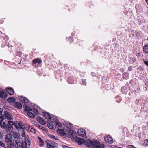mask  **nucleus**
Instances as JSON below:
<instances>
[{
	"label": "nucleus",
	"mask_w": 148,
	"mask_h": 148,
	"mask_svg": "<svg viewBox=\"0 0 148 148\" xmlns=\"http://www.w3.org/2000/svg\"><path fill=\"white\" fill-rule=\"evenodd\" d=\"M104 139L106 142L108 143L109 144H111L113 142V139L110 136H106Z\"/></svg>",
	"instance_id": "obj_6"
},
{
	"label": "nucleus",
	"mask_w": 148,
	"mask_h": 148,
	"mask_svg": "<svg viewBox=\"0 0 148 148\" xmlns=\"http://www.w3.org/2000/svg\"><path fill=\"white\" fill-rule=\"evenodd\" d=\"M37 120L39 123L43 125H45L46 124V122L44 119L41 117L38 116L37 117Z\"/></svg>",
	"instance_id": "obj_15"
},
{
	"label": "nucleus",
	"mask_w": 148,
	"mask_h": 148,
	"mask_svg": "<svg viewBox=\"0 0 148 148\" xmlns=\"http://www.w3.org/2000/svg\"><path fill=\"white\" fill-rule=\"evenodd\" d=\"M86 144L87 145V147L92 148H104V145L103 144H101L99 142L95 140H91L88 139Z\"/></svg>",
	"instance_id": "obj_3"
},
{
	"label": "nucleus",
	"mask_w": 148,
	"mask_h": 148,
	"mask_svg": "<svg viewBox=\"0 0 148 148\" xmlns=\"http://www.w3.org/2000/svg\"><path fill=\"white\" fill-rule=\"evenodd\" d=\"M34 123H33V124H34V125L37 126V127H39V126H40V125L38 124L37 122H34Z\"/></svg>",
	"instance_id": "obj_40"
},
{
	"label": "nucleus",
	"mask_w": 148,
	"mask_h": 148,
	"mask_svg": "<svg viewBox=\"0 0 148 148\" xmlns=\"http://www.w3.org/2000/svg\"><path fill=\"white\" fill-rule=\"evenodd\" d=\"M56 125L57 127H60L62 126V124L60 123L57 122L56 123Z\"/></svg>",
	"instance_id": "obj_38"
},
{
	"label": "nucleus",
	"mask_w": 148,
	"mask_h": 148,
	"mask_svg": "<svg viewBox=\"0 0 148 148\" xmlns=\"http://www.w3.org/2000/svg\"><path fill=\"white\" fill-rule=\"evenodd\" d=\"M143 62L144 64H145L146 65L148 66V61L145 60Z\"/></svg>",
	"instance_id": "obj_44"
},
{
	"label": "nucleus",
	"mask_w": 148,
	"mask_h": 148,
	"mask_svg": "<svg viewBox=\"0 0 148 148\" xmlns=\"http://www.w3.org/2000/svg\"><path fill=\"white\" fill-rule=\"evenodd\" d=\"M127 148H136L134 146L132 145H128L127 146Z\"/></svg>",
	"instance_id": "obj_42"
},
{
	"label": "nucleus",
	"mask_w": 148,
	"mask_h": 148,
	"mask_svg": "<svg viewBox=\"0 0 148 148\" xmlns=\"http://www.w3.org/2000/svg\"><path fill=\"white\" fill-rule=\"evenodd\" d=\"M47 125L48 126V127L49 128L51 129H52L53 128V125L52 123H51V125H50V123L48 122L47 123Z\"/></svg>",
	"instance_id": "obj_33"
},
{
	"label": "nucleus",
	"mask_w": 148,
	"mask_h": 148,
	"mask_svg": "<svg viewBox=\"0 0 148 148\" xmlns=\"http://www.w3.org/2000/svg\"><path fill=\"white\" fill-rule=\"evenodd\" d=\"M127 88L125 86H123L121 88V91L123 94H126L127 93Z\"/></svg>",
	"instance_id": "obj_19"
},
{
	"label": "nucleus",
	"mask_w": 148,
	"mask_h": 148,
	"mask_svg": "<svg viewBox=\"0 0 148 148\" xmlns=\"http://www.w3.org/2000/svg\"><path fill=\"white\" fill-rule=\"evenodd\" d=\"M51 119H50L51 120V121H49L50 122H51V121L52 122H53L54 121L56 122L58 121V119L56 117V116L53 115L51 114Z\"/></svg>",
	"instance_id": "obj_20"
},
{
	"label": "nucleus",
	"mask_w": 148,
	"mask_h": 148,
	"mask_svg": "<svg viewBox=\"0 0 148 148\" xmlns=\"http://www.w3.org/2000/svg\"><path fill=\"white\" fill-rule=\"evenodd\" d=\"M24 132V131H23V135H22V136H23V137H25V133Z\"/></svg>",
	"instance_id": "obj_50"
},
{
	"label": "nucleus",
	"mask_w": 148,
	"mask_h": 148,
	"mask_svg": "<svg viewBox=\"0 0 148 148\" xmlns=\"http://www.w3.org/2000/svg\"><path fill=\"white\" fill-rule=\"evenodd\" d=\"M27 114L30 117L33 119L35 118L36 116L35 115L31 112H28L27 113Z\"/></svg>",
	"instance_id": "obj_30"
},
{
	"label": "nucleus",
	"mask_w": 148,
	"mask_h": 148,
	"mask_svg": "<svg viewBox=\"0 0 148 148\" xmlns=\"http://www.w3.org/2000/svg\"><path fill=\"white\" fill-rule=\"evenodd\" d=\"M42 60L41 59L39 58H37L34 60H33V63L34 64H36L37 63L39 64H40L42 63Z\"/></svg>",
	"instance_id": "obj_25"
},
{
	"label": "nucleus",
	"mask_w": 148,
	"mask_h": 148,
	"mask_svg": "<svg viewBox=\"0 0 148 148\" xmlns=\"http://www.w3.org/2000/svg\"><path fill=\"white\" fill-rule=\"evenodd\" d=\"M47 145L46 148H55L58 146V144L51 140H47L46 141Z\"/></svg>",
	"instance_id": "obj_4"
},
{
	"label": "nucleus",
	"mask_w": 148,
	"mask_h": 148,
	"mask_svg": "<svg viewBox=\"0 0 148 148\" xmlns=\"http://www.w3.org/2000/svg\"><path fill=\"white\" fill-rule=\"evenodd\" d=\"M145 84V85L147 86V88H148V81L146 82Z\"/></svg>",
	"instance_id": "obj_49"
},
{
	"label": "nucleus",
	"mask_w": 148,
	"mask_h": 148,
	"mask_svg": "<svg viewBox=\"0 0 148 148\" xmlns=\"http://www.w3.org/2000/svg\"><path fill=\"white\" fill-rule=\"evenodd\" d=\"M43 115L44 116L46 119H51V115L48 112H43Z\"/></svg>",
	"instance_id": "obj_16"
},
{
	"label": "nucleus",
	"mask_w": 148,
	"mask_h": 148,
	"mask_svg": "<svg viewBox=\"0 0 148 148\" xmlns=\"http://www.w3.org/2000/svg\"><path fill=\"white\" fill-rule=\"evenodd\" d=\"M68 83L70 84H72L74 82V79L73 77H69L67 79Z\"/></svg>",
	"instance_id": "obj_24"
},
{
	"label": "nucleus",
	"mask_w": 148,
	"mask_h": 148,
	"mask_svg": "<svg viewBox=\"0 0 148 148\" xmlns=\"http://www.w3.org/2000/svg\"><path fill=\"white\" fill-rule=\"evenodd\" d=\"M87 140H85L83 138H79L78 139L77 143L79 145H81L83 144H84L87 147V144H86Z\"/></svg>",
	"instance_id": "obj_11"
},
{
	"label": "nucleus",
	"mask_w": 148,
	"mask_h": 148,
	"mask_svg": "<svg viewBox=\"0 0 148 148\" xmlns=\"http://www.w3.org/2000/svg\"><path fill=\"white\" fill-rule=\"evenodd\" d=\"M39 141L40 145H43L44 143V141L42 140V139H41V140Z\"/></svg>",
	"instance_id": "obj_37"
},
{
	"label": "nucleus",
	"mask_w": 148,
	"mask_h": 148,
	"mask_svg": "<svg viewBox=\"0 0 148 148\" xmlns=\"http://www.w3.org/2000/svg\"><path fill=\"white\" fill-rule=\"evenodd\" d=\"M76 132L73 130H70L68 132V137H71L73 140L76 141L77 140V137L75 135Z\"/></svg>",
	"instance_id": "obj_5"
},
{
	"label": "nucleus",
	"mask_w": 148,
	"mask_h": 148,
	"mask_svg": "<svg viewBox=\"0 0 148 148\" xmlns=\"http://www.w3.org/2000/svg\"><path fill=\"white\" fill-rule=\"evenodd\" d=\"M33 111L36 114H37L38 112V110L35 109H33Z\"/></svg>",
	"instance_id": "obj_39"
},
{
	"label": "nucleus",
	"mask_w": 148,
	"mask_h": 148,
	"mask_svg": "<svg viewBox=\"0 0 148 148\" xmlns=\"http://www.w3.org/2000/svg\"><path fill=\"white\" fill-rule=\"evenodd\" d=\"M66 127L69 129H71L73 127V125L69 122H67L65 124Z\"/></svg>",
	"instance_id": "obj_27"
},
{
	"label": "nucleus",
	"mask_w": 148,
	"mask_h": 148,
	"mask_svg": "<svg viewBox=\"0 0 148 148\" xmlns=\"http://www.w3.org/2000/svg\"><path fill=\"white\" fill-rule=\"evenodd\" d=\"M21 100L23 102L25 103H27L29 102L28 100L25 97H22Z\"/></svg>",
	"instance_id": "obj_21"
},
{
	"label": "nucleus",
	"mask_w": 148,
	"mask_h": 148,
	"mask_svg": "<svg viewBox=\"0 0 148 148\" xmlns=\"http://www.w3.org/2000/svg\"><path fill=\"white\" fill-rule=\"evenodd\" d=\"M77 133L79 136L82 137L85 136L86 134V131L83 129H79L78 130Z\"/></svg>",
	"instance_id": "obj_10"
},
{
	"label": "nucleus",
	"mask_w": 148,
	"mask_h": 148,
	"mask_svg": "<svg viewBox=\"0 0 148 148\" xmlns=\"http://www.w3.org/2000/svg\"><path fill=\"white\" fill-rule=\"evenodd\" d=\"M135 34L136 36V38L137 39H139V38L140 36V32H135Z\"/></svg>",
	"instance_id": "obj_32"
},
{
	"label": "nucleus",
	"mask_w": 148,
	"mask_h": 148,
	"mask_svg": "<svg viewBox=\"0 0 148 148\" xmlns=\"http://www.w3.org/2000/svg\"><path fill=\"white\" fill-rule=\"evenodd\" d=\"M129 85V84L128 83H127L125 84V86L126 87H128V86Z\"/></svg>",
	"instance_id": "obj_51"
},
{
	"label": "nucleus",
	"mask_w": 148,
	"mask_h": 148,
	"mask_svg": "<svg viewBox=\"0 0 148 148\" xmlns=\"http://www.w3.org/2000/svg\"><path fill=\"white\" fill-rule=\"evenodd\" d=\"M28 130L30 132L35 133V129L32 126L28 127Z\"/></svg>",
	"instance_id": "obj_31"
},
{
	"label": "nucleus",
	"mask_w": 148,
	"mask_h": 148,
	"mask_svg": "<svg viewBox=\"0 0 148 148\" xmlns=\"http://www.w3.org/2000/svg\"><path fill=\"white\" fill-rule=\"evenodd\" d=\"M39 127L40 128V129L42 130H43L45 131H47V130L46 129L45 127H44L40 125Z\"/></svg>",
	"instance_id": "obj_36"
},
{
	"label": "nucleus",
	"mask_w": 148,
	"mask_h": 148,
	"mask_svg": "<svg viewBox=\"0 0 148 148\" xmlns=\"http://www.w3.org/2000/svg\"><path fill=\"white\" fill-rule=\"evenodd\" d=\"M57 132L59 135L61 136H66V133L63 129H58L57 130Z\"/></svg>",
	"instance_id": "obj_13"
},
{
	"label": "nucleus",
	"mask_w": 148,
	"mask_h": 148,
	"mask_svg": "<svg viewBox=\"0 0 148 148\" xmlns=\"http://www.w3.org/2000/svg\"><path fill=\"white\" fill-rule=\"evenodd\" d=\"M120 70L121 71H123V68H121V69H120Z\"/></svg>",
	"instance_id": "obj_53"
},
{
	"label": "nucleus",
	"mask_w": 148,
	"mask_h": 148,
	"mask_svg": "<svg viewBox=\"0 0 148 148\" xmlns=\"http://www.w3.org/2000/svg\"><path fill=\"white\" fill-rule=\"evenodd\" d=\"M145 143H146V145H148V140L146 139L145 141Z\"/></svg>",
	"instance_id": "obj_47"
},
{
	"label": "nucleus",
	"mask_w": 148,
	"mask_h": 148,
	"mask_svg": "<svg viewBox=\"0 0 148 148\" xmlns=\"http://www.w3.org/2000/svg\"><path fill=\"white\" fill-rule=\"evenodd\" d=\"M3 110L1 108V127L5 129L8 133L11 134L13 132V126L14 125L13 121H8V124H6L4 120V117L1 114Z\"/></svg>",
	"instance_id": "obj_2"
},
{
	"label": "nucleus",
	"mask_w": 148,
	"mask_h": 148,
	"mask_svg": "<svg viewBox=\"0 0 148 148\" xmlns=\"http://www.w3.org/2000/svg\"><path fill=\"white\" fill-rule=\"evenodd\" d=\"M32 110V108L27 106H26L25 108L24 112H25L31 111Z\"/></svg>",
	"instance_id": "obj_29"
},
{
	"label": "nucleus",
	"mask_w": 148,
	"mask_h": 148,
	"mask_svg": "<svg viewBox=\"0 0 148 148\" xmlns=\"http://www.w3.org/2000/svg\"><path fill=\"white\" fill-rule=\"evenodd\" d=\"M38 139H39V140H41V139H42L40 137H38Z\"/></svg>",
	"instance_id": "obj_54"
},
{
	"label": "nucleus",
	"mask_w": 148,
	"mask_h": 148,
	"mask_svg": "<svg viewBox=\"0 0 148 148\" xmlns=\"http://www.w3.org/2000/svg\"><path fill=\"white\" fill-rule=\"evenodd\" d=\"M1 146H2L3 147H5V145L2 142H1Z\"/></svg>",
	"instance_id": "obj_43"
},
{
	"label": "nucleus",
	"mask_w": 148,
	"mask_h": 148,
	"mask_svg": "<svg viewBox=\"0 0 148 148\" xmlns=\"http://www.w3.org/2000/svg\"><path fill=\"white\" fill-rule=\"evenodd\" d=\"M7 100L8 102H9L10 103H14L15 102V98L12 97H9L7 99Z\"/></svg>",
	"instance_id": "obj_26"
},
{
	"label": "nucleus",
	"mask_w": 148,
	"mask_h": 148,
	"mask_svg": "<svg viewBox=\"0 0 148 148\" xmlns=\"http://www.w3.org/2000/svg\"><path fill=\"white\" fill-rule=\"evenodd\" d=\"M48 136L50 138H53L54 139L57 140H58V138L56 137L55 136L53 135H48Z\"/></svg>",
	"instance_id": "obj_35"
},
{
	"label": "nucleus",
	"mask_w": 148,
	"mask_h": 148,
	"mask_svg": "<svg viewBox=\"0 0 148 148\" xmlns=\"http://www.w3.org/2000/svg\"><path fill=\"white\" fill-rule=\"evenodd\" d=\"M122 76L123 78L125 79H127L129 77V74L126 72L123 73Z\"/></svg>",
	"instance_id": "obj_23"
},
{
	"label": "nucleus",
	"mask_w": 148,
	"mask_h": 148,
	"mask_svg": "<svg viewBox=\"0 0 148 148\" xmlns=\"http://www.w3.org/2000/svg\"><path fill=\"white\" fill-rule=\"evenodd\" d=\"M143 51L146 54H148V45L144 46L143 48Z\"/></svg>",
	"instance_id": "obj_28"
},
{
	"label": "nucleus",
	"mask_w": 148,
	"mask_h": 148,
	"mask_svg": "<svg viewBox=\"0 0 148 148\" xmlns=\"http://www.w3.org/2000/svg\"><path fill=\"white\" fill-rule=\"evenodd\" d=\"M12 136L10 134H8L5 136V141L7 143H10L13 141Z\"/></svg>",
	"instance_id": "obj_8"
},
{
	"label": "nucleus",
	"mask_w": 148,
	"mask_h": 148,
	"mask_svg": "<svg viewBox=\"0 0 148 148\" xmlns=\"http://www.w3.org/2000/svg\"><path fill=\"white\" fill-rule=\"evenodd\" d=\"M3 39L2 40V42L3 43L1 44V47H4L5 45H7L8 41L9 39V38L7 35H5L3 37Z\"/></svg>",
	"instance_id": "obj_9"
},
{
	"label": "nucleus",
	"mask_w": 148,
	"mask_h": 148,
	"mask_svg": "<svg viewBox=\"0 0 148 148\" xmlns=\"http://www.w3.org/2000/svg\"><path fill=\"white\" fill-rule=\"evenodd\" d=\"M8 96V94L5 92L1 91V98H5Z\"/></svg>",
	"instance_id": "obj_18"
},
{
	"label": "nucleus",
	"mask_w": 148,
	"mask_h": 148,
	"mask_svg": "<svg viewBox=\"0 0 148 148\" xmlns=\"http://www.w3.org/2000/svg\"><path fill=\"white\" fill-rule=\"evenodd\" d=\"M93 74V73H91V75H92V74Z\"/></svg>",
	"instance_id": "obj_55"
},
{
	"label": "nucleus",
	"mask_w": 148,
	"mask_h": 148,
	"mask_svg": "<svg viewBox=\"0 0 148 148\" xmlns=\"http://www.w3.org/2000/svg\"><path fill=\"white\" fill-rule=\"evenodd\" d=\"M14 105L16 108L21 109L22 108V105L20 103L15 102L14 103Z\"/></svg>",
	"instance_id": "obj_17"
},
{
	"label": "nucleus",
	"mask_w": 148,
	"mask_h": 148,
	"mask_svg": "<svg viewBox=\"0 0 148 148\" xmlns=\"http://www.w3.org/2000/svg\"><path fill=\"white\" fill-rule=\"evenodd\" d=\"M145 1H146L147 4L148 5V0H145Z\"/></svg>",
	"instance_id": "obj_52"
},
{
	"label": "nucleus",
	"mask_w": 148,
	"mask_h": 148,
	"mask_svg": "<svg viewBox=\"0 0 148 148\" xmlns=\"http://www.w3.org/2000/svg\"><path fill=\"white\" fill-rule=\"evenodd\" d=\"M4 116L5 119H7L8 120H11L13 119V117L10 114H9L8 112L6 111H5L4 112Z\"/></svg>",
	"instance_id": "obj_7"
},
{
	"label": "nucleus",
	"mask_w": 148,
	"mask_h": 148,
	"mask_svg": "<svg viewBox=\"0 0 148 148\" xmlns=\"http://www.w3.org/2000/svg\"><path fill=\"white\" fill-rule=\"evenodd\" d=\"M6 92L10 95H13L14 93V91L12 88L10 87H7L6 88Z\"/></svg>",
	"instance_id": "obj_12"
},
{
	"label": "nucleus",
	"mask_w": 148,
	"mask_h": 148,
	"mask_svg": "<svg viewBox=\"0 0 148 148\" xmlns=\"http://www.w3.org/2000/svg\"><path fill=\"white\" fill-rule=\"evenodd\" d=\"M31 142L28 137L25 138L24 141L22 140L21 142L17 140L14 139L13 141L8 143L7 144L8 148H27V145L29 146Z\"/></svg>",
	"instance_id": "obj_1"
},
{
	"label": "nucleus",
	"mask_w": 148,
	"mask_h": 148,
	"mask_svg": "<svg viewBox=\"0 0 148 148\" xmlns=\"http://www.w3.org/2000/svg\"><path fill=\"white\" fill-rule=\"evenodd\" d=\"M82 84L83 85H86V82L85 81L83 80L82 79Z\"/></svg>",
	"instance_id": "obj_45"
},
{
	"label": "nucleus",
	"mask_w": 148,
	"mask_h": 148,
	"mask_svg": "<svg viewBox=\"0 0 148 148\" xmlns=\"http://www.w3.org/2000/svg\"><path fill=\"white\" fill-rule=\"evenodd\" d=\"M24 125L25 126V129H26L29 126L27 124H24Z\"/></svg>",
	"instance_id": "obj_46"
},
{
	"label": "nucleus",
	"mask_w": 148,
	"mask_h": 148,
	"mask_svg": "<svg viewBox=\"0 0 148 148\" xmlns=\"http://www.w3.org/2000/svg\"><path fill=\"white\" fill-rule=\"evenodd\" d=\"M13 135L14 137L15 138L14 139H16V140H18V139L20 138V136L19 134L18 133L13 132Z\"/></svg>",
	"instance_id": "obj_22"
},
{
	"label": "nucleus",
	"mask_w": 148,
	"mask_h": 148,
	"mask_svg": "<svg viewBox=\"0 0 148 148\" xmlns=\"http://www.w3.org/2000/svg\"><path fill=\"white\" fill-rule=\"evenodd\" d=\"M19 123L18 121H15L14 124L15 127L18 130V128L19 127Z\"/></svg>",
	"instance_id": "obj_34"
},
{
	"label": "nucleus",
	"mask_w": 148,
	"mask_h": 148,
	"mask_svg": "<svg viewBox=\"0 0 148 148\" xmlns=\"http://www.w3.org/2000/svg\"><path fill=\"white\" fill-rule=\"evenodd\" d=\"M69 40L71 42H72L73 41V37H70L69 38Z\"/></svg>",
	"instance_id": "obj_41"
},
{
	"label": "nucleus",
	"mask_w": 148,
	"mask_h": 148,
	"mask_svg": "<svg viewBox=\"0 0 148 148\" xmlns=\"http://www.w3.org/2000/svg\"><path fill=\"white\" fill-rule=\"evenodd\" d=\"M132 70V67L131 66L129 67L128 68V70L129 71H131Z\"/></svg>",
	"instance_id": "obj_48"
},
{
	"label": "nucleus",
	"mask_w": 148,
	"mask_h": 148,
	"mask_svg": "<svg viewBox=\"0 0 148 148\" xmlns=\"http://www.w3.org/2000/svg\"><path fill=\"white\" fill-rule=\"evenodd\" d=\"M19 127L18 128V131H21V129L22 130V131H24L25 130V127L24 124H23L22 122H20L19 124Z\"/></svg>",
	"instance_id": "obj_14"
}]
</instances>
